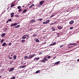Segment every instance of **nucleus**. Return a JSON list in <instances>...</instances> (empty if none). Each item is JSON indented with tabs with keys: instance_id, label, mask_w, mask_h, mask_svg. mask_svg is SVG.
<instances>
[{
	"instance_id": "obj_1",
	"label": "nucleus",
	"mask_w": 79,
	"mask_h": 79,
	"mask_svg": "<svg viewBox=\"0 0 79 79\" xmlns=\"http://www.w3.org/2000/svg\"><path fill=\"white\" fill-rule=\"evenodd\" d=\"M35 56V54H33L31 55V56H29L28 57L27 56H26L24 57V60H26V59H31V58H33L34 56Z\"/></svg>"
},
{
	"instance_id": "obj_2",
	"label": "nucleus",
	"mask_w": 79,
	"mask_h": 79,
	"mask_svg": "<svg viewBox=\"0 0 79 79\" xmlns=\"http://www.w3.org/2000/svg\"><path fill=\"white\" fill-rule=\"evenodd\" d=\"M48 61V59H46V58L44 57L43 59L41 60V62H42L43 63H45L46 61Z\"/></svg>"
},
{
	"instance_id": "obj_3",
	"label": "nucleus",
	"mask_w": 79,
	"mask_h": 79,
	"mask_svg": "<svg viewBox=\"0 0 79 79\" xmlns=\"http://www.w3.org/2000/svg\"><path fill=\"white\" fill-rule=\"evenodd\" d=\"M44 2H45L44 1H41L40 3V6H42V5H43V3H44Z\"/></svg>"
},
{
	"instance_id": "obj_4",
	"label": "nucleus",
	"mask_w": 79,
	"mask_h": 79,
	"mask_svg": "<svg viewBox=\"0 0 79 79\" xmlns=\"http://www.w3.org/2000/svg\"><path fill=\"white\" fill-rule=\"evenodd\" d=\"M18 24V23H15L12 24L10 25V26L11 27H13V26H16Z\"/></svg>"
},
{
	"instance_id": "obj_5",
	"label": "nucleus",
	"mask_w": 79,
	"mask_h": 79,
	"mask_svg": "<svg viewBox=\"0 0 79 79\" xmlns=\"http://www.w3.org/2000/svg\"><path fill=\"white\" fill-rule=\"evenodd\" d=\"M70 24H73L74 23V20H71L69 22Z\"/></svg>"
},
{
	"instance_id": "obj_6",
	"label": "nucleus",
	"mask_w": 79,
	"mask_h": 79,
	"mask_svg": "<svg viewBox=\"0 0 79 79\" xmlns=\"http://www.w3.org/2000/svg\"><path fill=\"white\" fill-rule=\"evenodd\" d=\"M56 44V42H55L53 44H51L50 45V46H53V45H55Z\"/></svg>"
},
{
	"instance_id": "obj_7",
	"label": "nucleus",
	"mask_w": 79,
	"mask_h": 79,
	"mask_svg": "<svg viewBox=\"0 0 79 79\" xmlns=\"http://www.w3.org/2000/svg\"><path fill=\"white\" fill-rule=\"evenodd\" d=\"M20 27V25H18L15 26V29H16L17 28H18V27Z\"/></svg>"
},
{
	"instance_id": "obj_8",
	"label": "nucleus",
	"mask_w": 79,
	"mask_h": 79,
	"mask_svg": "<svg viewBox=\"0 0 79 79\" xmlns=\"http://www.w3.org/2000/svg\"><path fill=\"white\" fill-rule=\"evenodd\" d=\"M14 70V68H11L9 70V71H10V72L12 71H13Z\"/></svg>"
},
{
	"instance_id": "obj_9",
	"label": "nucleus",
	"mask_w": 79,
	"mask_h": 79,
	"mask_svg": "<svg viewBox=\"0 0 79 79\" xmlns=\"http://www.w3.org/2000/svg\"><path fill=\"white\" fill-rule=\"evenodd\" d=\"M33 6H34V4H32L29 7V8H31L33 7Z\"/></svg>"
},
{
	"instance_id": "obj_10",
	"label": "nucleus",
	"mask_w": 79,
	"mask_h": 79,
	"mask_svg": "<svg viewBox=\"0 0 79 79\" xmlns=\"http://www.w3.org/2000/svg\"><path fill=\"white\" fill-rule=\"evenodd\" d=\"M11 17L13 18V16H14V13H11L10 14Z\"/></svg>"
},
{
	"instance_id": "obj_11",
	"label": "nucleus",
	"mask_w": 79,
	"mask_h": 79,
	"mask_svg": "<svg viewBox=\"0 0 79 79\" xmlns=\"http://www.w3.org/2000/svg\"><path fill=\"white\" fill-rule=\"evenodd\" d=\"M50 22V20H47L45 22V24H48Z\"/></svg>"
},
{
	"instance_id": "obj_12",
	"label": "nucleus",
	"mask_w": 79,
	"mask_h": 79,
	"mask_svg": "<svg viewBox=\"0 0 79 79\" xmlns=\"http://www.w3.org/2000/svg\"><path fill=\"white\" fill-rule=\"evenodd\" d=\"M39 60V57H35L34 58V60Z\"/></svg>"
},
{
	"instance_id": "obj_13",
	"label": "nucleus",
	"mask_w": 79,
	"mask_h": 79,
	"mask_svg": "<svg viewBox=\"0 0 79 79\" xmlns=\"http://www.w3.org/2000/svg\"><path fill=\"white\" fill-rule=\"evenodd\" d=\"M27 11V9H25L23 11V13H26Z\"/></svg>"
},
{
	"instance_id": "obj_14",
	"label": "nucleus",
	"mask_w": 79,
	"mask_h": 79,
	"mask_svg": "<svg viewBox=\"0 0 79 79\" xmlns=\"http://www.w3.org/2000/svg\"><path fill=\"white\" fill-rule=\"evenodd\" d=\"M60 62V61H57L56 62H55L54 64H58V63H59Z\"/></svg>"
},
{
	"instance_id": "obj_15",
	"label": "nucleus",
	"mask_w": 79,
	"mask_h": 79,
	"mask_svg": "<svg viewBox=\"0 0 79 79\" xmlns=\"http://www.w3.org/2000/svg\"><path fill=\"white\" fill-rule=\"evenodd\" d=\"M77 45V44L76 43H73V44H70V45Z\"/></svg>"
},
{
	"instance_id": "obj_16",
	"label": "nucleus",
	"mask_w": 79,
	"mask_h": 79,
	"mask_svg": "<svg viewBox=\"0 0 79 79\" xmlns=\"http://www.w3.org/2000/svg\"><path fill=\"white\" fill-rule=\"evenodd\" d=\"M34 22H35V20L34 19H32L31 21V23H33Z\"/></svg>"
},
{
	"instance_id": "obj_17",
	"label": "nucleus",
	"mask_w": 79,
	"mask_h": 79,
	"mask_svg": "<svg viewBox=\"0 0 79 79\" xmlns=\"http://www.w3.org/2000/svg\"><path fill=\"white\" fill-rule=\"evenodd\" d=\"M51 29L52 30V31H55V29L54 27H52L51 28Z\"/></svg>"
},
{
	"instance_id": "obj_18",
	"label": "nucleus",
	"mask_w": 79,
	"mask_h": 79,
	"mask_svg": "<svg viewBox=\"0 0 79 79\" xmlns=\"http://www.w3.org/2000/svg\"><path fill=\"white\" fill-rule=\"evenodd\" d=\"M26 66V65H25L24 66L22 65V66H20V68H25Z\"/></svg>"
},
{
	"instance_id": "obj_19",
	"label": "nucleus",
	"mask_w": 79,
	"mask_h": 79,
	"mask_svg": "<svg viewBox=\"0 0 79 79\" xmlns=\"http://www.w3.org/2000/svg\"><path fill=\"white\" fill-rule=\"evenodd\" d=\"M5 35V33H4L1 35V36L2 37H4Z\"/></svg>"
},
{
	"instance_id": "obj_20",
	"label": "nucleus",
	"mask_w": 79,
	"mask_h": 79,
	"mask_svg": "<svg viewBox=\"0 0 79 79\" xmlns=\"http://www.w3.org/2000/svg\"><path fill=\"white\" fill-rule=\"evenodd\" d=\"M26 37V35H24L23 37H22V39H24Z\"/></svg>"
},
{
	"instance_id": "obj_21",
	"label": "nucleus",
	"mask_w": 79,
	"mask_h": 79,
	"mask_svg": "<svg viewBox=\"0 0 79 79\" xmlns=\"http://www.w3.org/2000/svg\"><path fill=\"white\" fill-rule=\"evenodd\" d=\"M6 43H4L2 44V47H4V46L6 45Z\"/></svg>"
},
{
	"instance_id": "obj_22",
	"label": "nucleus",
	"mask_w": 79,
	"mask_h": 79,
	"mask_svg": "<svg viewBox=\"0 0 79 79\" xmlns=\"http://www.w3.org/2000/svg\"><path fill=\"white\" fill-rule=\"evenodd\" d=\"M58 28L59 29H62V27L59 26V27H58Z\"/></svg>"
},
{
	"instance_id": "obj_23",
	"label": "nucleus",
	"mask_w": 79,
	"mask_h": 79,
	"mask_svg": "<svg viewBox=\"0 0 79 79\" xmlns=\"http://www.w3.org/2000/svg\"><path fill=\"white\" fill-rule=\"evenodd\" d=\"M13 58L14 59V60H16V55H15L14 56H13Z\"/></svg>"
},
{
	"instance_id": "obj_24",
	"label": "nucleus",
	"mask_w": 79,
	"mask_h": 79,
	"mask_svg": "<svg viewBox=\"0 0 79 79\" xmlns=\"http://www.w3.org/2000/svg\"><path fill=\"white\" fill-rule=\"evenodd\" d=\"M35 42H39V40L38 39H36L35 40Z\"/></svg>"
},
{
	"instance_id": "obj_25",
	"label": "nucleus",
	"mask_w": 79,
	"mask_h": 79,
	"mask_svg": "<svg viewBox=\"0 0 79 79\" xmlns=\"http://www.w3.org/2000/svg\"><path fill=\"white\" fill-rule=\"evenodd\" d=\"M26 36L27 37V39H28V38H29V35H26Z\"/></svg>"
},
{
	"instance_id": "obj_26",
	"label": "nucleus",
	"mask_w": 79,
	"mask_h": 79,
	"mask_svg": "<svg viewBox=\"0 0 79 79\" xmlns=\"http://www.w3.org/2000/svg\"><path fill=\"white\" fill-rule=\"evenodd\" d=\"M35 36H37V35L35 34H34L33 35L32 37H34Z\"/></svg>"
},
{
	"instance_id": "obj_27",
	"label": "nucleus",
	"mask_w": 79,
	"mask_h": 79,
	"mask_svg": "<svg viewBox=\"0 0 79 79\" xmlns=\"http://www.w3.org/2000/svg\"><path fill=\"white\" fill-rule=\"evenodd\" d=\"M40 70H38L36 72V73H39V72H40Z\"/></svg>"
},
{
	"instance_id": "obj_28",
	"label": "nucleus",
	"mask_w": 79,
	"mask_h": 79,
	"mask_svg": "<svg viewBox=\"0 0 79 79\" xmlns=\"http://www.w3.org/2000/svg\"><path fill=\"white\" fill-rule=\"evenodd\" d=\"M21 8V7L20 6H18L17 7L18 9H20V8Z\"/></svg>"
},
{
	"instance_id": "obj_29",
	"label": "nucleus",
	"mask_w": 79,
	"mask_h": 79,
	"mask_svg": "<svg viewBox=\"0 0 79 79\" xmlns=\"http://www.w3.org/2000/svg\"><path fill=\"white\" fill-rule=\"evenodd\" d=\"M15 17H16L17 18H18V17H19V15H15Z\"/></svg>"
},
{
	"instance_id": "obj_30",
	"label": "nucleus",
	"mask_w": 79,
	"mask_h": 79,
	"mask_svg": "<svg viewBox=\"0 0 79 79\" xmlns=\"http://www.w3.org/2000/svg\"><path fill=\"white\" fill-rule=\"evenodd\" d=\"M43 19H38V21H42V20H43Z\"/></svg>"
},
{
	"instance_id": "obj_31",
	"label": "nucleus",
	"mask_w": 79,
	"mask_h": 79,
	"mask_svg": "<svg viewBox=\"0 0 79 79\" xmlns=\"http://www.w3.org/2000/svg\"><path fill=\"white\" fill-rule=\"evenodd\" d=\"M3 41H4V40H3V39H2V40L1 41V43H3Z\"/></svg>"
},
{
	"instance_id": "obj_32",
	"label": "nucleus",
	"mask_w": 79,
	"mask_h": 79,
	"mask_svg": "<svg viewBox=\"0 0 79 79\" xmlns=\"http://www.w3.org/2000/svg\"><path fill=\"white\" fill-rule=\"evenodd\" d=\"M64 47V45H61L60 46V48H62V47Z\"/></svg>"
},
{
	"instance_id": "obj_33",
	"label": "nucleus",
	"mask_w": 79,
	"mask_h": 79,
	"mask_svg": "<svg viewBox=\"0 0 79 79\" xmlns=\"http://www.w3.org/2000/svg\"><path fill=\"white\" fill-rule=\"evenodd\" d=\"M25 42V40H22V42L23 43V42Z\"/></svg>"
},
{
	"instance_id": "obj_34",
	"label": "nucleus",
	"mask_w": 79,
	"mask_h": 79,
	"mask_svg": "<svg viewBox=\"0 0 79 79\" xmlns=\"http://www.w3.org/2000/svg\"><path fill=\"white\" fill-rule=\"evenodd\" d=\"M22 11L21 9H19V12H20V11Z\"/></svg>"
},
{
	"instance_id": "obj_35",
	"label": "nucleus",
	"mask_w": 79,
	"mask_h": 79,
	"mask_svg": "<svg viewBox=\"0 0 79 79\" xmlns=\"http://www.w3.org/2000/svg\"><path fill=\"white\" fill-rule=\"evenodd\" d=\"M15 79V77H13L12 78H11V79Z\"/></svg>"
},
{
	"instance_id": "obj_36",
	"label": "nucleus",
	"mask_w": 79,
	"mask_h": 79,
	"mask_svg": "<svg viewBox=\"0 0 79 79\" xmlns=\"http://www.w3.org/2000/svg\"><path fill=\"white\" fill-rule=\"evenodd\" d=\"M14 5H14V4H12L11 5V6L10 7H13V6H14Z\"/></svg>"
},
{
	"instance_id": "obj_37",
	"label": "nucleus",
	"mask_w": 79,
	"mask_h": 79,
	"mask_svg": "<svg viewBox=\"0 0 79 79\" xmlns=\"http://www.w3.org/2000/svg\"><path fill=\"white\" fill-rule=\"evenodd\" d=\"M8 20L9 21H12L11 19H9Z\"/></svg>"
},
{
	"instance_id": "obj_38",
	"label": "nucleus",
	"mask_w": 79,
	"mask_h": 79,
	"mask_svg": "<svg viewBox=\"0 0 79 79\" xmlns=\"http://www.w3.org/2000/svg\"><path fill=\"white\" fill-rule=\"evenodd\" d=\"M51 56H48L47 58L49 59V58H50Z\"/></svg>"
},
{
	"instance_id": "obj_39",
	"label": "nucleus",
	"mask_w": 79,
	"mask_h": 79,
	"mask_svg": "<svg viewBox=\"0 0 79 79\" xmlns=\"http://www.w3.org/2000/svg\"><path fill=\"white\" fill-rule=\"evenodd\" d=\"M55 16V15H52L51 16V18H52V17H53V16Z\"/></svg>"
},
{
	"instance_id": "obj_40",
	"label": "nucleus",
	"mask_w": 79,
	"mask_h": 79,
	"mask_svg": "<svg viewBox=\"0 0 79 79\" xmlns=\"http://www.w3.org/2000/svg\"><path fill=\"white\" fill-rule=\"evenodd\" d=\"M73 29V27H71L70 28V29Z\"/></svg>"
},
{
	"instance_id": "obj_41",
	"label": "nucleus",
	"mask_w": 79,
	"mask_h": 79,
	"mask_svg": "<svg viewBox=\"0 0 79 79\" xmlns=\"http://www.w3.org/2000/svg\"><path fill=\"white\" fill-rule=\"evenodd\" d=\"M9 46H10V45H11V43H9Z\"/></svg>"
},
{
	"instance_id": "obj_42",
	"label": "nucleus",
	"mask_w": 79,
	"mask_h": 79,
	"mask_svg": "<svg viewBox=\"0 0 79 79\" xmlns=\"http://www.w3.org/2000/svg\"><path fill=\"white\" fill-rule=\"evenodd\" d=\"M57 35H60V33H57Z\"/></svg>"
},
{
	"instance_id": "obj_43",
	"label": "nucleus",
	"mask_w": 79,
	"mask_h": 79,
	"mask_svg": "<svg viewBox=\"0 0 79 79\" xmlns=\"http://www.w3.org/2000/svg\"><path fill=\"white\" fill-rule=\"evenodd\" d=\"M23 63H24V62H21V64H23Z\"/></svg>"
},
{
	"instance_id": "obj_44",
	"label": "nucleus",
	"mask_w": 79,
	"mask_h": 79,
	"mask_svg": "<svg viewBox=\"0 0 79 79\" xmlns=\"http://www.w3.org/2000/svg\"><path fill=\"white\" fill-rule=\"evenodd\" d=\"M55 58H56V56H55V57H54L53 58V59H55Z\"/></svg>"
},
{
	"instance_id": "obj_45",
	"label": "nucleus",
	"mask_w": 79,
	"mask_h": 79,
	"mask_svg": "<svg viewBox=\"0 0 79 79\" xmlns=\"http://www.w3.org/2000/svg\"><path fill=\"white\" fill-rule=\"evenodd\" d=\"M9 21H8V20H7L6 22V23H8V22H9Z\"/></svg>"
},
{
	"instance_id": "obj_46",
	"label": "nucleus",
	"mask_w": 79,
	"mask_h": 79,
	"mask_svg": "<svg viewBox=\"0 0 79 79\" xmlns=\"http://www.w3.org/2000/svg\"><path fill=\"white\" fill-rule=\"evenodd\" d=\"M42 52H40V53H39V55H40V54H42Z\"/></svg>"
},
{
	"instance_id": "obj_47",
	"label": "nucleus",
	"mask_w": 79,
	"mask_h": 79,
	"mask_svg": "<svg viewBox=\"0 0 79 79\" xmlns=\"http://www.w3.org/2000/svg\"><path fill=\"white\" fill-rule=\"evenodd\" d=\"M9 8H10V7H8L7 8V10H8V9H9Z\"/></svg>"
},
{
	"instance_id": "obj_48",
	"label": "nucleus",
	"mask_w": 79,
	"mask_h": 79,
	"mask_svg": "<svg viewBox=\"0 0 79 79\" xmlns=\"http://www.w3.org/2000/svg\"><path fill=\"white\" fill-rule=\"evenodd\" d=\"M45 22H44L43 23V24H45Z\"/></svg>"
},
{
	"instance_id": "obj_49",
	"label": "nucleus",
	"mask_w": 79,
	"mask_h": 79,
	"mask_svg": "<svg viewBox=\"0 0 79 79\" xmlns=\"http://www.w3.org/2000/svg\"><path fill=\"white\" fill-rule=\"evenodd\" d=\"M77 61H79V59L77 60Z\"/></svg>"
},
{
	"instance_id": "obj_50",
	"label": "nucleus",
	"mask_w": 79,
	"mask_h": 79,
	"mask_svg": "<svg viewBox=\"0 0 79 79\" xmlns=\"http://www.w3.org/2000/svg\"><path fill=\"white\" fill-rule=\"evenodd\" d=\"M10 64H12V63L10 62Z\"/></svg>"
},
{
	"instance_id": "obj_51",
	"label": "nucleus",
	"mask_w": 79,
	"mask_h": 79,
	"mask_svg": "<svg viewBox=\"0 0 79 79\" xmlns=\"http://www.w3.org/2000/svg\"><path fill=\"white\" fill-rule=\"evenodd\" d=\"M9 58H10V59H11V57H9Z\"/></svg>"
},
{
	"instance_id": "obj_52",
	"label": "nucleus",
	"mask_w": 79,
	"mask_h": 79,
	"mask_svg": "<svg viewBox=\"0 0 79 79\" xmlns=\"http://www.w3.org/2000/svg\"><path fill=\"white\" fill-rule=\"evenodd\" d=\"M1 77H2V76H0V78H1Z\"/></svg>"
},
{
	"instance_id": "obj_53",
	"label": "nucleus",
	"mask_w": 79,
	"mask_h": 79,
	"mask_svg": "<svg viewBox=\"0 0 79 79\" xmlns=\"http://www.w3.org/2000/svg\"><path fill=\"white\" fill-rule=\"evenodd\" d=\"M55 23H56V22H55Z\"/></svg>"
},
{
	"instance_id": "obj_54",
	"label": "nucleus",
	"mask_w": 79,
	"mask_h": 79,
	"mask_svg": "<svg viewBox=\"0 0 79 79\" xmlns=\"http://www.w3.org/2000/svg\"><path fill=\"white\" fill-rule=\"evenodd\" d=\"M1 40V39H0V40Z\"/></svg>"
},
{
	"instance_id": "obj_55",
	"label": "nucleus",
	"mask_w": 79,
	"mask_h": 79,
	"mask_svg": "<svg viewBox=\"0 0 79 79\" xmlns=\"http://www.w3.org/2000/svg\"><path fill=\"white\" fill-rule=\"evenodd\" d=\"M26 63H24V64H26Z\"/></svg>"
},
{
	"instance_id": "obj_56",
	"label": "nucleus",
	"mask_w": 79,
	"mask_h": 79,
	"mask_svg": "<svg viewBox=\"0 0 79 79\" xmlns=\"http://www.w3.org/2000/svg\"><path fill=\"white\" fill-rule=\"evenodd\" d=\"M23 65H24V64H23Z\"/></svg>"
}]
</instances>
